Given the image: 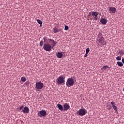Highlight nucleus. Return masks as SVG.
<instances>
[{
    "mask_svg": "<svg viewBox=\"0 0 124 124\" xmlns=\"http://www.w3.org/2000/svg\"><path fill=\"white\" fill-rule=\"evenodd\" d=\"M97 42H98L99 43V46L101 47L106 45L107 42L105 41V40L102 34V33H99L98 36V39H96Z\"/></svg>",
    "mask_w": 124,
    "mask_h": 124,
    "instance_id": "f257e3e1",
    "label": "nucleus"
},
{
    "mask_svg": "<svg viewBox=\"0 0 124 124\" xmlns=\"http://www.w3.org/2000/svg\"><path fill=\"white\" fill-rule=\"evenodd\" d=\"M74 79L73 78H69L67 79V81L66 83V85L67 87H70L71 86H72L74 84Z\"/></svg>",
    "mask_w": 124,
    "mask_h": 124,
    "instance_id": "f03ea898",
    "label": "nucleus"
},
{
    "mask_svg": "<svg viewBox=\"0 0 124 124\" xmlns=\"http://www.w3.org/2000/svg\"><path fill=\"white\" fill-rule=\"evenodd\" d=\"M44 49L47 52H49L52 48V46L49 45V44H45L43 46Z\"/></svg>",
    "mask_w": 124,
    "mask_h": 124,
    "instance_id": "7ed1b4c3",
    "label": "nucleus"
},
{
    "mask_svg": "<svg viewBox=\"0 0 124 124\" xmlns=\"http://www.w3.org/2000/svg\"><path fill=\"white\" fill-rule=\"evenodd\" d=\"M64 78L62 76L59 77L58 78H57V84L59 85H62V83H64L65 80Z\"/></svg>",
    "mask_w": 124,
    "mask_h": 124,
    "instance_id": "20e7f679",
    "label": "nucleus"
},
{
    "mask_svg": "<svg viewBox=\"0 0 124 124\" xmlns=\"http://www.w3.org/2000/svg\"><path fill=\"white\" fill-rule=\"evenodd\" d=\"M43 87L44 84L41 82H37L35 84V88L38 90L42 89Z\"/></svg>",
    "mask_w": 124,
    "mask_h": 124,
    "instance_id": "39448f33",
    "label": "nucleus"
},
{
    "mask_svg": "<svg viewBox=\"0 0 124 124\" xmlns=\"http://www.w3.org/2000/svg\"><path fill=\"white\" fill-rule=\"evenodd\" d=\"M80 116H84L87 113V111L86 109H80L79 111L78 112Z\"/></svg>",
    "mask_w": 124,
    "mask_h": 124,
    "instance_id": "423d86ee",
    "label": "nucleus"
},
{
    "mask_svg": "<svg viewBox=\"0 0 124 124\" xmlns=\"http://www.w3.org/2000/svg\"><path fill=\"white\" fill-rule=\"evenodd\" d=\"M92 16H94V19L93 21H97L98 20V12L96 11H93L92 12Z\"/></svg>",
    "mask_w": 124,
    "mask_h": 124,
    "instance_id": "0eeeda50",
    "label": "nucleus"
},
{
    "mask_svg": "<svg viewBox=\"0 0 124 124\" xmlns=\"http://www.w3.org/2000/svg\"><path fill=\"white\" fill-rule=\"evenodd\" d=\"M46 114V111L44 110L40 111L38 113V115L40 116V117H42V116L45 117Z\"/></svg>",
    "mask_w": 124,
    "mask_h": 124,
    "instance_id": "6e6552de",
    "label": "nucleus"
},
{
    "mask_svg": "<svg viewBox=\"0 0 124 124\" xmlns=\"http://www.w3.org/2000/svg\"><path fill=\"white\" fill-rule=\"evenodd\" d=\"M108 11H109V14H115L116 9L115 7H110L108 8Z\"/></svg>",
    "mask_w": 124,
    "mask_h": 124,
    "instance_id": "1a4fd4ad",
    "label": "nucleus"
},
{
    "mask_svg": "<svg viewBox=\"0 0 124 124\" xmlns=\"http://www.w3.org/2000/svg\"><path fill=\"white\" fill-rule=\"evenodd\" d=\"M71 108L68 103H65L63 106V111L65 112L68 109H70Z\"/></svg>",
    "mask_w": 124,
    "mask_h": 124,
    "instance_id": "9d476101",
    "label": "nucleus"
},
{
    "mask_svg": "<svg viewBox=\"0 0 124 124\" xmlns=\"http://www.w3.org/2000/svg\"><path fill=\"white\" fill-rule=\"evenodd\" d=\"M29 111H30V109H29V108H28V107H25V108H24L23 109V110H22V111H21V112H23L24 113H29Z\"/></svg>",
    "mask_w": 124,
    "mask_h": 124,
    "instance_id": "9b49d317",
    "label": "nucleus"
},
{
    "mask_svg": "<svg viewBox=\"0 0 124 124\" xmlns=\"http://www.w3.org/2000/svg\"><path fill=\"white\" fill-rule=\"evenodd\" d=\"M100 22H101L102 24H106L107 23V20L105 18H102L101 20H100Z\"/></svg>",
    "mask_w": 124,
    "mask_h": 124,
    "instance_id": "f8f14e48",
    "label": "nucleus"
},
{
    "mask_svg": "<svg viewBox=\"0 0 124 124\" xmlns=\"http://www.w3.org/2000/svg\"><path fill=\"white\" fill-rule=\"evenodd\" d=\"M57 107L59 108V109L60 110H61L62 111L63 110V107L60 104H58L57 105Z\"/></svg>",
    "mask_w": 124,
    "mask_h": 124,
    "instance_id": "ddd939ff",
    "label": "nucleus"
},
{
    "mask_svg": "<svg viewBox=\"0 0 124 124\" xmlns=\"http://www.w3.org/2000/svg\"><path fill=\"white\" fill-rule=\"evenodd\" d=\"M108 68H109L108 66L106 65V66H103V67L101 68V70H102V71H106V70H107V69H108Z\"/></svg>",
    "mask_w": 124,
    "mask_h": 124,
    "instance_id": "4468645a",
    "label": "nucleus"
},
{
    "mask_svg": "<svg viewBox=\"0 0 124 124\" xmlns=\"http://www.w3.org/2000/svg\"><path fill=\"white\" fill-rule=\"evenodd\" d=\"M63 56L62 52H58L57 54V57H58V58H61Z\"/></svg>",
    "mask_w": 124,
    "mask_h": 124,
    "instance_id": "2eb2a0df",
    "label": "nucleus"
},
{
    "mask_svg": "<svg viewBox=\"0 0 124 124\" xmlns=\"http://www.w3.org/2000/svg\"><path fill=\"white\" fill-rule=\"evenodd\" d=\"M52 31L54 33H56L57 32H59V29L58 28H56V27H54Z\"/></svg>",
    "mask_w": 124,
    "mask_h": 124,
    "instance_id": "dca6fc26",
    "label": "nucleus"
},
{
    "mask_svg": "<svg viewBox=\"0 0 124 124\" xmlns=\"http://www.w3.org/2000/svg\"><path fill=\"white\" fill-rule=\"evenodd\" d=\"M37 22L39 23V24L40 25V27H42L43 22H42V21L40 19H38L37 20Z\"/></svg>",
    "mask_w": 124,
    "mask_h": 124,
    "instance_id": "f3484780",
    "label": "nucleus"
},
{
    "mask_svg": "<svg viewBox=\"0 0 124 124\" xmlns=\"http://www.w3.org/2000/svg\"><path fill=\"white\" fill-rule=\"evenodd\" d=\"M117 65H118V66H119L120 67H122L124 65L123 63L121 62H118Z\"/></svg>",
    "mask_w": 124,
    "mask_h": 124,
    "instance_id": "a211bd4d",
    "label": "nucleus"
},
{
    "mask_svg": "<svg viewBox=\"0 0 124 124\" xmlns=\"http://www.w3.org/2000/svg\"><path fill=\"white\" fill-rule=\"evenodd\" d=\"M112 107H113V110H115V113H118V108L115 106H114Z\"/></svg>",
    "mask_w": 124,
    "mask_h": 124,
    "instance_id": "6ab92c4d",
    "label": "nucleus"
},
{
    "mask_svg": "<svg viewBox=\"0 0 124 124\" xmlns=\"http://www.w3.org/2000/svg\"><path fill=\"white\" fill-rule=\"evenodd\" d=\"M30 83V81H27V82H25V83L24 84V85L28 87L29 86Z\"/></svg>",
    "mask_w": 124,
    "mask_h": 124,
    "instance_id": "aec40b11",
    "label": "nucleus"
},
{
    "mask_svg": "<svg viewBox=\"0 0 124 124\" xmlns=\"http://www.w3.org/2000/svg\"><path fill=\"white\" fill-rule=\"evenodd\" d=\"M119 53L120 54V56H123L124 55V52L123 50H119Z\"/></svg>",
    "mask_w": 124,
    "mask_h": 124,
    "instance_id": "412c9836",
    "label": "nucleus"
},
{
    "mask_svg": "<svg viewBox=\"0 0 124 124\" xmlns=\"http://www.w3.org/2000/svg\"><path fill=\"white\" fill-rule=\"evenodd\" d=\"M57 42H53V43L52 44V46H51L53 48L57 44Z\"/></svg>",
    "mask_w": 124,
    "mask_h": 124,
    "instance_id": "4be33fe9",
    "label": "nucleus"
},
{
    "mask_svg": "<svg viewBox=\"0 0 124 124\" xmlns=\"http://www.w3.org/2000/svg\"><path fill=\"white\" fill-rule=\"evenodd\" d=\"M21 79V81L24 82L26 81V79L25 77H22Z\"/></svg>",
    "mask_w": 124,
    "mask_h": 124,
    "instance_id": "5701e85b",
    "label": "nucleus"
},
{
    "mask_svg": "<svg viewBox=\"0 0 124 124\" xmlns=\"http://www.w3.org/2000/svg\"><path fill=\"white\" fill-rule=\"evenodd\" d=\"M90 48L89 47H88L86 49V53L87 54H88L89 52H90Z\"/></svg>",
    "mask_w": 124,
    "mask_h": 124,
    "instance_id": "b1692460",
    "label": "nucleus"
},
{
    "mask_svg": "<svg viewBox=\"0 0 124 124\" xmlns=\"http://www.w3.org/2000/svg\"><path fill=\"white\" fill-rule=\"evenodd\" d=\"M44 45V42L43 41H41L40 43V46L42 47Z\"/></svg>",
    "mask_w": 124,
    "mask_h": 124,
    "instance_id": "393cba45",
    "label": "nucleus"
},
{
    "mask_svg": "<svg viewBox=\"0 0 124 124\" xmlns=\"http://www.w3.org/2000/svg\"><path fill=\"white\" fill-rule=\"evenodd\" d=\"M23 108H24V106L23 105H22L19 108H18V110L19 111H20L21 110L23 109Z\"/></svg>",
    "mask_w": 124,
    "mask_h": 124,
    "instance_id": "a878e982",
    "label": "nucleus"
},
{
    "mask_svg": "<svg viewBox=\"0 0 124 124\" xmlns=\"http://www.w3.org/2000/svg\"><path fill=\"white\" fill-rule=\"evenodd\" d=\"M121 59L122 58L120 56H117V57H116V60L117 61H121Z\"/></svg>",
    "mask_w": 124,
    "mask_h": 124,
    "instance_id": "bb28decb",
    "label": "nucleus"
},
{
    "mask_svg": "<svg viewBox=\"0 0 124 124\" xmlns=\"http://www.w3.org/2000/svg\"><path fill=\"white\" fill-rule=\"evenodd\" d=\"M68 30V27L67 26V25H65L64 30L67 31Z\"/></svg>",
    "mask_w": 124,
    "mask_h": 124,
    "instance_id": "cd10ccee",
    "label": "nucleus"
},
{
    "mask_svg": "<svg viewBox=\"0 0 124 124\" xmlns=\"http://www.w3.org/2000/svg\"><path fill=\"white\" fill-rule=\"evenodd\" d=\"M110 104L112 105V107L115 106V105H116L114 102H111V103H110Z\"/></svg>",
    "mask_w": 124,
    "mask_h": 124,
    "instance_id": "c85d7f7f",
    "label": "nucleus"
},
{
    "mask_svg": "<svg viewBox=\"0 0 124 124\" xmlns=\"http://www.w3.org/2000/svg\"><path fill=\"white\" fill-rule=\"evenodd\" d=\"M92 12H90L88 15V16L90 17L92 16Z\"/></svg>",
    "mask_w": 124,
    "mask_h": 124,
    "instance_id": "c756f323",
    "label": "nucleus"
},
{
    "mask_svg": "<svg viewBox=\"0 0 124 124\" xmlns=\"http://www.w3.org/2000/svg\"><path fill=\"white\" fill-rule=\"evenodd\" d=\"M108 110L112 108L111 105H108Z\"/></svg>",
    "mask_w": 124,
    "mask_h": 124,
    "instance_id": "7c9ffc66",
    "label": "nucleus"
},
{
    "mask_svg": "<svg viewBox=\"0 0 124 124\" xmlns=\"http://www.w3.org/2000/svg\"><path fill=\"white\" fill-rule=\"evenodd\" d=\"M44 42L46 43L47 41V38H44Z\"/></svg>",
    "mask_w": 124,
    "mask_h": 124,
    "instance_id": "2f4dec72",
    "label": "nucleus"
},
{
    "mask_svg": "<svg viewBox=\"0 0 124 124\" xmlns=\"http://www.w3.org/2000/svg\"><path fill=\"white\" fill-rule=\"evenodd\" d=\"M48 40L49 41H51V42H54V40H51V39H48Z\"/></svg>",
    "mask_w": 124,
    "mask_h": 124,
    "instance_id": "473e14b6",
    "label": "nucleus"
},
{
    "mask_svg": "<svg viewBox=\"0 0 124 124\" xmlns=\"http://www.w3.org/2000/svg\"><path fill=\"white\" fill-rule=\"evenodd\" d=\"M88 54V53H86V54H85V55H84V57H85V58H86V57H87Z\"/></svg>",
    "mask_w": 124,
    "mask_h": 124,
    "instance_id": "72a5a7b5",
    "label": "nucleus"
},
{
    "mask_svg": "<svg viewBox=\"0 0 124 124\" xmlns=\"http://www.w3.org/2000/svg\"><path fill=\"white\" fill-rule=\"evenodd\" d=\"M122 62H123V63H124V59L123 58V59H122Z\"/></svg>",
    "mask_w": 124,
    "mask_h": 124,
    "instance_id": "f704fd0d",
    "label": "nucleus"
}]
</instances>
